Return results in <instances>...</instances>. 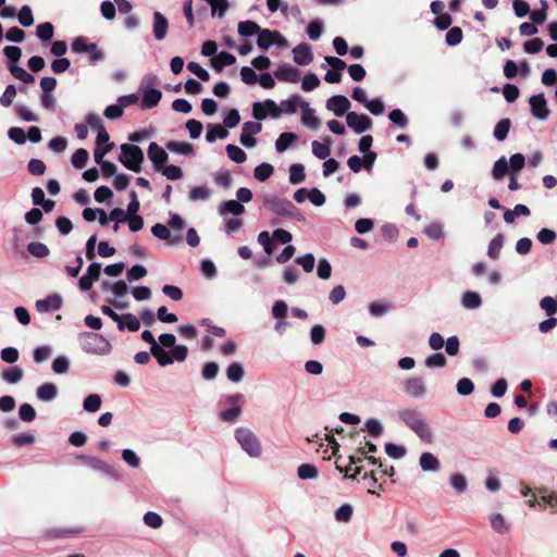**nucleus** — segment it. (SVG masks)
Listing matches in <instances>:
<instances>
[{"label":"nucleus","instance_id":"obj_1","mask_svg":"<svg viewBox=\"0 0 557 557\" xmlns=\"http://www.w3.org/2000/svg\"><path fill=\"white\" fill-rule=\"evenodd\" d=\"M398 419L406 424L425 444H432L434 436L422 413L414 408H401L397 411Z\"/></svg>","mask_w":557,"mask_h":557},{"label":"nucleus","instance_id":"obj_2","mask_svg":"<svg viewBox=\"0 0 557 557\" xmlns=\"http://www.w3.org/2000/svg\"><path fill=\"white\" fill-rule=\"evenodd\" d=\"M78 339L82 350L86 354L107 356L112 351L110 342L99 333L83 332Z\"/></svg>","mask_w":557,"mask_h":557},{"label":"nucleus","instance_id":"obj_3","mask_svg":"<svg viewBox=\"0 0 557 557\" xmlns=\"http://www.w3.org/2000/svg\"><path fill=\"white\" fill-rule=\"evenodd\" d=\"M145 156L143 150L132 144L121 145V157L119 161L128 170L139 173L141 171V163L144 162Z\"/></svg>","mask_w":557,"mask_h":557},{"label":"nucleus","instance_id":"obj_4","mask_svg":"<svg viewBox=\"0 0 557 557\" xmlns=\"http://www.w3.org/2000/svg\"><path fill=\"white\" fill-rule=\"evenodd\" d=\"M235 438L240 447L250 456L259 457L261 454V445L258 437L252 431L246 428H238L235 431Z\"/></svg>","mask_w":557,"mask_h":557},{"label":"nucleus","instance_id":"obj_5","mask_svg":"<svg viewBox=\"0 0 557 557\" xmlns=\"http://www.w3.org/2000/svg\"><path fill=\"white\" fill-rule=\"evenodd\" d=\"M77 459L92 470L99 471L116 481L122 480V475L114 469V467L98 457L79 455L77 456Z\"/></svg>","mask_w":557,"mask_h":557},{"label":"nucleus","instance_id":"obj_6","mask_svg":"<svg viewBox=\"0 0 557 557\" xmlns=\"http://www.w3.org/2000/svg\"><path fill=\"white\" fill-rule=\"evenodd\" d=\"M75 53H89V59L92 64L103 59V52L97 48L94 42H86L82 37H77L72 45Z\"/></svg>","mask_w":557,"mask_h":557},{"label":"nucleus","instance_id":"obj_7","mask_svg":"<svg viewBox=\"0 0 557 557\" xmlns=\"http://www.w3.org/2000/svg\"><path fill=\"white\" fill-rule=\"evenodd\" d=\"M227 403L232 406L230 409L220 412V419L225 422H234L237 420L242 412V405L244 396L242 394H234L227 397Z\"/></svg>","mask_w":557,"mask_h":557},{"label":"nucleus","instance_id":"obj_8","mask_svg":"<svg viewBox=\"0 0 557 557\" xmlns=\"http://www.w3.org/2000/svg\"><path fill=\"white\" fill-rule=\"evenodd\" d=\"M346 123L357 134H362L372 127V120L366 114H357L356 112H347Z\"/></svg>","mask_w":557,"mask_h":557},{"label":"nucleus","instance_id":"obj_9","mask_svg":"<svg viewBox=\"0 0 557 557\" xmlns=\"http://www.w3.org/2000/svg\"><path fill=\"white\" fill-rule=\"evenodd\" d=\"M263 205L267 208H269L274 214L286 218L292 208L293 202L287 199L278 198L276 196H265L263 198Z\"/></svg>","mask_w":557,"mask_h":557},{"label":"nucleus","instance_id":"obj_10","mask_svg":"<svg viewBox=\"0 0 557 557\" xmlns=\"http://www.w3.org/2000/svg\"><path fill=\"white\" fill-rule=\"evenodd\" d=\"M147 154L157 172L162 170L169 159L166 151L154 141L149 144Z\"/></svg>","mask_w":557,"mask_h":557},{"label":"nucleus","instance_id":"obj_11","mask_svg":"<svg viewBox=\"0 0 557 557\" xmlns=\"http://www.w3.org/2000/svg\"><path fill=\"white\" fill-rule=\"evenodd\" d=\"M531 106V113L534 117L539 120H546L549 115V110L547 108V102L544 97V94L534 95L529 99Z\"/></svg>","mask_w":557,"mask_h":557},{"label":"nucleus","instance_id":"obj_12","mask_svg":"<svg viewBox=\"0 0 557 557\" xmlns=\"http://www.w3.org/2000/svg\"><path fill=\"white\" fill-rule=\"evenodd\" d=\"M404 391L412 398H422L426 393V387L422 377L413 376L404 382Z\"/></svg>","mask_w":557,"mask_h":557},{"label":"nucleus","instance_id":"obj_13","mask_svg":"<svg viewBox=\"0 0 557 557\" xmlns=\"http://www.w3.org/2000/svg\"><path fill=\"white\" fill-rule=\"evenodd\" d=\"M350 106L351 103L348 98L343 95H335L326 100V109L332 111L336 116L347 114Z\"/></svg>","mask_w":557,"mask_h":557},{"label":"nucleus","instance_id":"obj_14","mask_svg":"<svg viewBox=\"0 0 557 557\" xmlns=\"http://www.w3.org/2000/svg\"><path fill=\"white\" fill-rule=\"evenodd\" d=\"M273 75L276 79L285 83H297L300 78V72L288 63L281 64Z\"/></svg>","mask_w":557,"mask_h":557},{"label":"nucleus","instance_id":"obj_15","mask_svg":"<svg viewBox=\"0 0 557 557\" xmlns=\"http://www.w3.org/2000/svg\"><path fill=\"white\" fill-rule=\"evenodd\" d=\"M293 59L294 62L298 65L306 66L309 65L313 60V53L311 47L306 44L301 42L297 45L293 49Z\"/></svg>","mask_w":557,"mask_h":557},{"label":"nucleus","instance_id":"obj_16","mask_svg":"<svg viewBox=\"0 0 557 557\" xmlns=\"http://www.w3.org/2000/svg\"><path fill=\"white\" fill-rule=\"evenodd\" d=\"M238 35H280L277 30L262 29L253 21H244L238 24Z\"/></svg>","mask_w":557,"mask_h":557},{"label":"nucleus","instance_id":"obj_17","mask_svg":"<svg viewBox=\"0 0 557 557\" xmlns=\"http://www.w3.org/2000/svg\"><path fill=\"white\" fill-rule=\"evenodd\" d=\"M491 528L498 534H506L510 530V523L505 519L500 512H492L490 515Z\"/></svg>","mask_w":557,"mask_h":557},{"label":"nucleus","instance_id":"obj_18","mask_svg":"<svg viewBox=\"0 0 557 557\" xmlns=\"http://www.w3.org/2000/svg\"><path fill=\"white\" fill-rule=\"evenodd\" d=\"M58 395V387L53 383H44L36 389V396L41 401H52Z\"/></svg>","mask_w":557,"mask_h":557},{"label":"nucleus","instance_id":"obj_19","mask_svg":"<svg viewBox=\"0 0 557 557\" xmlns=\"http://www.w3.org/2000/svg\"><path fill=\"white\" fill-rule=\"evenodd\" d=\"M143 98H141V107L144 109H151L158 106L162 98V92L159 89H147L141 90Z\"/></svg>","mask_w":557,"mask_h":557},{"label":"nucleus","instance_id":"obj_20","mask_svg":"<svg viewBox=\"0 0 557 557\" xmlns=\"http://www.w3.org/2000/svg\"><path fill=\"white\" fill-rule=\"evenodd\" d=\"M245 212V207L237 200H227L220 205L219 213L221 215L233 214L235 216L242 215Z\"/></svg>","mask_w":557,"mask_h":557},{"label":"nucleus","instance_id":"obj_21","mask_svg":"<svg viewBox=\"0 0 557 557\" xmlns=\"http://www.w3.org/2000/svg\"><path fill=\"white\" fill-rule=\"evenodd\" d=\"M325 144H321L318 140H313L311 144L312 153L320 160H325L331 154L330 145L332 139L330 136L323 138Z\"/></svg>","mask_w":557,"mask_h":557},{"label":"nucleus","instance_id":"obj_22","mask_svg":"<svg viewBox=\"0 0 557 557\" xmlns=\"http://www.w3.org/2000/svg\"><path fill=\"white\" fill-rule=\"evenodd\" d=\"M420 467L423 471L436 472L441 468L440 460L432 453H423L419 459Z\"/></svg>","mask_w":557,"mask_h":557},{"label":"nucleus","instance_id":"obj_23","mask_svg":"<svg viewBox=\"0 0 557 557\" xmlns=\"http://www.w3.org/2000/svg\"><path fill=\"white\" fill-rule=\"evenodd\" d=\"M373 138L371 135H364L360 138L358 148L359 151L366 154V164L371 165L376 158L375 152L370 151Z\"/></svg>","mask_w":557,"mask_h":557},{"label":"nucleus","instance_id":"obj_24","mask_svg":"<svg viewBox=\"0 0 557 557\" xmlns=\"http://www.w3.org/2000/svg\"><path fill=\"white\" fill-rule=\"evenodd\" d=\"M61 306H62V300H61L60 296H58V295L50 296L46 299H40V300L36 301V308L40 312H46V311H49L50 309L59 310L61 308Z\"/></svg>","mask_w":557,"mask_h":557},{"label":"nucleus","instance_id":"obj_25","mask_svg":"<svg viewBox=\"0 0 557 557\" xmlns=\"http://www.w3.org/2000/svg\"><path fill=\"white\" fill-rule=\"evenodd\" d=\"M235 62H236V58L232 53L226 52V51L220 52L216 58H213L211 60L212 67L216 72H221L224 66L232 65Z\"/></svg>","mask_w":557,"mask_h":557},{"label":"nucleus","instance_id":"obj_26","mask_svg":"<svg viewBox=\"0 0 557 557\" xmlns=\"http://www.w3.org/2000/svg\"><path fill=\"white\" fill-rule=\"evenodd\" d=\"M150 354L157 359L161 367H166L174 362L171 351H166L160 345L150 347Z\"/></svg>","mask_w":557,"mask_h":557},{"label":"nucleus","instance_id":"obj_27","mask_svg":"<svg viewBox=\"0 0 557 557\" xmlns=\"http://www.w3.org/2000/svg\"><path fill=\"white\" fill-rule=\"evenodd\" d=\"M165 147L171 152L180 153L183 156H188L194 152L193 145L185 141L170 140L166 143Z\"/></svg>","mask_w":557,"mask_h":557},{"label":"nucleus","instance_id":"obj_28","mask_svg":"<svg viewBox=\"0 0 557 557\" xmlns=\"http://www.w3.org/2000/svg\"><path fill=\"white\" fill-rule=\"evenodd\" d=\"M461 305L466 309H476L482 305V298L476 292H465L461 297Z\"/></svg>","mask_w":557,"mask_h":557},{"label":"nucleus","instance_id":"obj_29","mask_svg":"<svg viewBox=\"0 0 557 557\" xmlns=\"http://www.w3.org/2000/svg\"><path fill=\"white\" fill-rule=\"evenodd\" d=\"M227 135H228V132L224 127H222L221 125H219V124H209L208 125V129H207V134H206V140L208 143H213L218 138H220V139L226 138Z\"/></svg>","mask_w":557,"mask_h":557},{"label":"nucleus","instance_id":"obj_30","mask_svg":"<svg viewBox=\"0 0 557 557\" xmlns=\"http://www.w3.org/2000/svg\"><path fill=\"white\" fill-rule=\"evenodd\" d=\"M24 375V372L22 368L14 366L11 367L1 373V377L3 381H5L9 384H16L18 383Z\"/></svg>","mask_w":557,"mask_h":557},{"label":"nucleus","instance_id":"obj_31","mask_svg":"<svg viewBox=\"0 0 557 557\" xmlns=\"http://www.w3.org/2000/svg\"><path fill=\"white\" fill-rule=\"evenodd\" d=\"M509 171V164L505 157L495 161L492 170V176L495 181H500Z\"/></svg>","mask_w":557,"mask_h":557},{"label":"nucleus","instance_id":"obj_32","mask_svg":"<svg viewBox=\"0 0 557 557\" xmlns=\"http://www.w3.org/2000/svg\"><path fill=\"white\" fill-rule=\"evenodd\" d=\"M296 139L297 136L292 132L282 133L275 141L276 151L284 152Z\"/></svg>","mask_w":557,"mask_h":557},{"label":"nucleus","instance_id":"obj_33","mask_svg":"<svg viewBox=\"0 0 557 557\" xmlns=\"http://www.w3.org/2000/svg\"><path fill=\"white\" fill-rule=\"evenodd\" d=\"M511 122L509 119H502L494 128V137L498 141H504L507 138L508 132L510 129Z\"/></svg>","mask_w":557,"mask_h":557},{"label":"nucleus","instance_id":"obj_34","mask_svg":"<svg viewBox=\"0 0 557 557\" xmlns=\"http://www.w3.org/2000/svg\"><path fill=\"white\" fill-rule=\"evenodd\" d=\"M361 431L368 432L373 437H379L383 433V425L377 419L370 418L364 422Z\"/></svg>","mask_w":557,"mask_h":557},{"label":"nucleus","instance_id":"obj_35","mask_svg":"<svg viewBox=\"0 0 557 557\" xmlns=\"http://www.w3.org/2000/svg\"><path fill=\"white\" fill-rule=\"evenodd\" d=\"M305 178V166L302 164L294 163L289 166V182L293 185L302 183Z\"/></svg>","mask_w":557,"mask_h":557},{"label":"nucleus","instance_id":"obj_36","mask_svg":"<svg viewBox=\"0 0 557 557\" xmlns=\"http://www.w3.org/2000/svg\"><path fill=\"white\" fill-rule=\"evenodd\" d=\"M244 373V367L239 362H232L226 369L227 379L234 383L240 382Z\"/></svg>","mask_w":557,"mask_h":557},{"label":"nucleus","instance_id":"obj_37","mask_svg":"<svg viewBox=\"0 0 557 557\" xmlns=\"http://www.w3.org/2000/svg\"><path fill=\"white\" fill-rule=\"evenodd\" d=\"M504 245V237L502 234H497L488 245L487 255L491 259L496 260L499 257L500 250Z\"/></svg>","mask_w":557,"mask_h":557},{"label":"nucleus","instance_id":"obj_38","mask_svg":"<svg viewBox=\"0 0 557 557\" xmlns=\"http://www.w3.org/2000/svg\"><path fill=\"white\" fill-rule=\"evenodd\" d=\"M273 165L264 162L255 168L253 175L259 182H264L273 174Z\"/></svg>","mask_w":557,"mask_h":557},{"label":"nucleus","instance_id":"obj_39","mask_svg":"<svg viewBox=\"0 0 557 557\" xmlns=\"http://www.w3.org/2000/svg\"><path fill=\"white\" fill-rule=\"evenodd\" d=\"M102 399L98 394L88 395L83 401V408L87 412H96L100 409Z\"/></svg>","mask_w":557,"mask_h":557},{"label":"nucleus","instance_id":"obj_40","mask_svg":"<svg viewBox=\"0 0 557 557\" xmlns=\"http://www.w3.org/2000/svg\"><path fill=\"white\" fill-rule=\"evenodd\" d=\"M297 474L302 480L317 479L319 475L318 468L310 463H302L297 469Z\"/></svg>","mask_w":557,"mask_h":557},{"label":"nucleus","instance_id":"obj_41","mask_svg":"<svg viewBox=\"0 0 557 557\" xmlns=\"http://www.w3.org/2000/svg\"><path fill=\"white\" fill-rule=\"evenodd\" d=\"M211 196V190L207 186L193 187L188 193V198L191 201L207 200Z\"/></svg>","mask_w":557,"mask_h":557},{"label":"nucleus","instance_id":"obj_42","mask_svg":"<svg viewBox=\"0 0 557 557\" xmlns=\"http://www.w3.org/2000/svg\"><path fill=\"white\" fill-rule=\"evenodd\" d=\"M10 72L16 79L25 84H33L35 82V77L18 65H11Z\"/></svg>","mask_w":557,"mask_h":557},{"label":"nucleus","instance_id":"obj_43","mask_svg":"<svg viewBox=\"0 0 557 557\" xmlns=\"http://www.w3.org/2000/svg\"><path fill=\"white\" fill-rule=\"evenodd\" d=\"M300 101L299 95H293L286 100H282L280 108L282 113L294 114L297 111L298 102Z\"/></svg>","mask_w":557,"mask_h":557},{"label":"nucleus","instance_id":"obj_44","mask_svg":"<svg viewBox=\"0 0 557 557\" xmlns=\"http://www.w3.org/2000/svg\"><path fill=\"white\" fill-rule=\"evenodd\" d=\"M225 149H226V152H227V157L232 161H234L236 163H243V162L246 161L247 154H246V152L242 148H239V147H237L235 145L230 144V145L226 146Z\"/></svg>","mask_w":557,"mask_h":557},{"label":"nucleus","instance_id":"obj_45","mask_svg":"<svg viewBox=\"0 0 557 557\" xmlns=\"http://www.w3.org/2000/svg\"><path fill=\"white\" fill-rule=\"evenodd\" d=\"M27 251L36 258H45L49 255L50 250L47 245L40 242H32L27 246Z\"/></svg>","mask_w":557,"mask_h":557},{"label":"nucleus","instance_id":"obj_46","mask_svg":"<svg viewBox=\"0 0 557 557\" xmlns=\"http://www.w3.org/2000/svg\"><path fill=\"white\" fill-rule=\"evenodd\" d=\"M88 158V151L84 148H79L73 153L71 162L75 169H83L86 166Z\"/></svg>","mask_w":557,"mask_h":557},{"label":"nucleus","instance_id":"obj_47","mask_svg":"<svg viewBox=\"0 0 557 557\" xmlns=\"http://www.w3.org/2000/svg\"><path fill=\"white\" fill-rule=\"evenodd\" d=\"M168 32V21L160 13L154 12L153 14V35H165Z\"/></svg>","mask_w":557,"mask_h":557},{"label":"nucleus","instance_id":"obj_48","mask_svg":"<svg viewBox=\"0 0 557 557\" xmlns=\"http://www.w3.org/2000/svg\"><path fill=\"white\" fill-rule=\"evenodd\" d=\"M121 321L124 330L127 329L129 332H137L140 329V321L133 313L123 314Z\"/></svg>","mask_w":557,"mask_h":557},{"label":"nucleus","instance_id":"obj_49","mask_svg":"<svg viewBox=\"0 0 557 557\" xmlns=\"http://www.w3.org/2000/svg\"><path fill=\"white\" fill-rule=\"evenodd\" d=\"M211 8L212 16L222 17L228 9L227 0H207Z\"/></svg>","mask_w":557,"mask_h":557},{"label":"nucleus","instance_id":"obj_50","mask_svg":"<svg viewBox=\"0 0 557 557\" xmlns=\"http://www.w3.org/2000/svg\"><path fill=\"white\" fill-rule=\"evenodd\" d=\"M451 487L458 492L459 494H462L467 491L468 483L467 479L461 473H455L449 479Z\"/></svg>","mask_w":557,"mask_h":557},{"label":"nucleus","instance_id":"obj_51","mask_svg":"<svg viewBox=\"0 0 557 557\" xmlns=\"http://www.w3.org/2000/svg\"><path fill=\"white\" fill-rule=\"evenodd\" d=\"M388 119L399 128H406L408 126V117L400 109L392 110L388 114Z\"/></svg>","mask_w":557,"mask_h":557},{"label":"nucleus","instance_id":"obj_52","mask_svg":"<svg viewBox=\"0 0 557 557\" xmlns=\"http://www.w3.org/2000/svg\"><path fill=\"white\" fill-rule=\"evenodd\" d=\"M540 307L548 317L554 315L557 312V298L545 296L541 299Z\"/></svg>","mask_w":557,"mask_h":557},{"label":"nucleus","instance_id":"obj_53","mask_svg":"<svg viewBox=\"0 0 557 557\" xmlns=\"http://www.w3.org/2000/svg\"><path fill=\"white\" fill-rule=\"evenodd\" d=\"M18 22L24 27H29L34 24V16L32 9L28 5H23L17 13Z\"/></svg>","mask_w":557,"mask_h":557},{"label":"nucleus","instance_id":"obj_54","mask_svg":"<svg viewBox=\"0 0 557 557\" xmlns=\"http://www.w3.org/2000/svg\"><path fill=\"white\" fill-rule=\"evenodd\" d=\"M446 357L442 352H435L426 357L425 366L430 369L443 368L446 366Z\"/></svg>","mask_w":557,"mask_h":557},{"label":"nucleus","instance_id":"obj_55","mask_svg":"<svg viewBox=\"0 0 557 557\" xmlns=\"http://www.w3.org/2000/svg\"><path fill=\"white\" fill-rule=\"evenodd\" d=\"M18 417L24 422H33L36 419V410L29 404H22L18 408Z\"/></svg>","mask_w":557,"mask_h":557},{"label":"nucleus","instance_id":"obj_56","mask_svg":"<svg viewBox=\"0 0 557 557\" xmlns=\"http://www.w3.org/2000/svg\"><path fill=\"white\" fill-rule=\"evenodd\" d=\"M509 170L511 174L520 172L525 165V158L522 153H515L509 159Z\"/></svg>","mask_w":557,"mask_h":557},{"label":"nucleus","instance_id":"obj_57","mask_svg":"<svg viewBox=\"0 0 557 557\" xmlns=\"http://www.w3.org/2000/svg\"><path fill=\"white\" fill-rule=\"evenodd\" d=\"M168 180L176 181L183 177V171L177 165H164L160 171Z\"/></svg>","mask_w":557,"mask_h":557},{"label":"nucleus","instance_id":"obj_58","mask_svg":"<svg viewBox=\"0 0 557 557\" xmlns=\"http://www.w3.org/2000/svg\"><path fill=\"white\" fill-rule=\"evenodd\" d=\"M219 373V364L214 361H209L205 363L201 370V375L205 380L211 381L216 377Z\"/></svg>","mask_w":557,"mask_h":557},{"label":"nucleus","instance_id":"obj_59","mask_svg":"<svg viewBox=\"0 0 557 557\" xmlns=\"http://www.w3.org/2000/svg\"><path fill=\"white\" fill-rule=\"evenodd\" d=\"M295 262L300 265L305 272L310 273L314 268V256L312 253H306L304 256L297 257Z\"/></svg>","mask_w":557,"mask_h":557},{"label":"nucleus","instance_id":"obj_60","mask_svg":"<svg viewBox=\"0 0 557 557\" xmlns=\"http://www.w3.org/2000/svg\"><path fill=\"white\" fill-rule=\"evenodd\" d=\"M352 507L349 504H344L335 511V519L338 522H348L352 517Z\"/></svg>","mask_w":557,"mask_h":557},{"label":"nucleus","instance_id":"obj_61","mask_svg":"<svg viewBox=\"0 0 557 557\" xmlns=\"http://www.w3.org/2000/svg\"><path fill=\"white\" fill-rule=\"evenodd\" d=\"M187 69L189 72L195 74L199 79L202 82H208L210 79V74L207 70H205L199 63L197 62H189L187 64Z\"/></svg>","mask_w":557,"mask_h":557},{"label":"nucleus","instance_id":"obj_62","mask_svg":"<svg viewBox=\"0 0 557 557\" xmlns=\"http://www.w3.org/2000/svg\"><path fill=\"white\" fill-rule=\"evenodd\" d=\"M474 391L473 382L468 377H462L457 382V393L461 396H468Z\"/></svg>","mask_w":557,"mask_h":557},{"label":"nucleus","instance_id":"obj_63","mask_svg":"<svg viewBox=\"0 0 557 557\" xmlns=\"http://www.w3.org/2000/svg\"><path fill=\"white\" fill-rule=\"evenodd\" d=\"M424 233L426 234V236L429 238L435 239V240L442 239L444 236L442 224H440L438 222H433V223L429 224L425 227Z\"/></svg>","mask_w":557,"mask_h":557},{"label":"nucleus","instance_id":"obj_64","mask_svg":"<svg viewBox=\"0 0 557 557\" xmlns=\"http://www.w3.org/2000/svg\"><path fill=\"white\" fill-rule=\"evenodd\" d=\"M320 85V79L313 73L306 74L301 82V88L305 91H312Z\"/></svg>","mask_w":557,"mask_h":557}]
</instances>
